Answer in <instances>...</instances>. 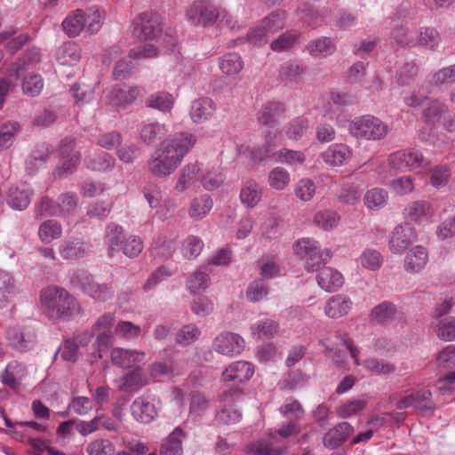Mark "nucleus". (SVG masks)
<instances>
[{"instance_id": "obj_62", "label": "nucleus", "mask_w": 455, "mask_h": 455, "mask_svg": "<svg viewBox=\"0 0 455 455\" xmlns=\"http://www.w3.org/2000/svg\"><path fill=\"white\" fill-rule=\"evenodd\" d=\"M86 451L88 455H113L115 446L108 439H97L87 445Z\"/></svg>"}, {"instance_id": "obj_49", "label": "nucleus", "mask_w": 455, "mask_h": 455, "mask_svg": "<svg viewBox=\"0 0 455 455\" xmlns=\"http://www.w3.org/2000/svg\"><path fill=\"white\" fill-rule=\"evenodd\" d=\"M313 221L319 228L330 231L338 226L339 216L332 211H320L315 214Z\"/></svg>"}, {"instance_id": "obj_42", "label": "nucleus", "mask_w": 455, "mask_h": 455, "mask_svg": "<svg viewBox=\"0 0 455 455\" xmlns=\"http://www.w3.org/2000/svg\"><path fill=\"white\" fill-rule=\"evenodd\" d=\"M362 365L371 375H388L395 371L394 363L374 357L363 360Z\"/></svg>"}, {"instance_id": "obj_52", "label": "nucleus", "mask_w": 455, "mask_h": 455, "mask_svg": "<svg viewBox=\"0 0 455 455\" xmlns=\"http://www.w3.org/2000/svg\"><path fill=\"white\" fill-rule=\"evenodd\" d=\"M391 39L403 48H412L417 44L415 42L416 37L403 25L397 26L392 30Z\"/></svg>"}, {"instance_id": "obj_15", "label": "nucleus", "mask_w": 455, "mask_h": 455, "mask_svg": "<svg viewBox=\"0 0 455 455\" xmlns=\"http://www.w3.org/2000/svg\"><path fill=\"white\" fill-rule=\"evenodd\" d=\"M422 154L414 148L396 151L388 157L389 166L396 171L406 172L419 168L423 163Z\"/></svg>"}, {"instance_id": "obj_17", "label": "nucleus", "mask_w": 455, "mask_h": 455, "mask_svg": "<svg viewBox=\"0 0 455 455\" xmlns=\"http://www.w3.org/2000/svg\"><path fill=\"white\" fill-rule=\"evenodd\" d=\"M90 242L83 241L78 237L63 240L59 245V253L67 260H78L85 257L92 250Z\"/></svg>"}, {"instance_id": "obj_11", "label": "nucleus", "mask_w": 455, "mask_h": 455, "mask_svg": "<svg viewBox=\"0 0 455 455\" xmlns=\"http://www.w3.org/2000/svg\"><path fill=\"white\" fill-rule=\"evenodd\" d=\"M395 407L397 410L413 408L416 411L432 416L435 410V403L433 401L430 390L420 388L399 399L395 403Z\"/></svg>"}, {"instance_id": "obj_50", "label": "nucleus", "mask_w": 455, "mask_h": 455, "mask_svg": "<svg viewBox=\"0 0 455 455\" xmlns=\"http://www.w3.org/2000/svg\"><path fill=\"white\" fill-rule=\"evenodd\" d=\"M148 108H156L163 112H168L173 105V98L172 94L165 92H159L151 94L146 101Z\"/></svg>"}, {"instance_id": "obj_29", "label": "nucleus", "mask_w": 455, "mask_h": 455, "mask_svg": "<svg viewBox=\"0 0 455 455\" xmlns=\"http://www.w3.org/2000/svg\"><path fill=\"white\" fill-rule=\"evenodd\" d=\"M284 114V107L280 102H267L259 111V122L267 127H275Z\"/></svg>"}, {"instance_id": "obj_43", "label": "nucleus", "mask_w": 455, "mask_h": 455, "mask_svg": "<svg viewBox=\"0 0 455 455\" xmlns=\"http://www.w3.org/2000/svg\"><path fill=\"white\" fill-rule=\"evenodd\" d=\"M219 67L227 76H233L241 72L243 61L237 53L230 52L220 59Z\"/></svg>"}, {"instance_id": "obj_45", "label": "nucleus", "mask_w": 455, "mask_h": 455, "mask_svg": "<svg viewBox=\"0 0 455 455\" xmlns=\"http://www.w3.org/2000/svg\"><path fill=\"white\" fill-rule=\"evenodd\" d=\"M359 264L365 269L370 271L379 270L383 264V257L381 253L371 248H367L363 251L359 259Z\"/></svg>"}, {"instance_id": "obj_36", "label": "nucleus", "mask_w": 455, "mask_h": 455, "mask_svg": "<svg viewBox=\"0 0 455 455\" xmlns=\"http://www.w3.org/2000/svg\"><path fill=\"white\" fill-rule=\"evenodd\" d=\"M80 59V46L72 42L64 43L56 52L57 61L63 66H74L79 62Z\"/></svg>"}, {"instance_id": "obj_64", "label": "nucleus", "mask_w": 455, "mask_h": 455, "mask_svg": "<svg viewBox=\"0 0 455 455\" xmlns=\"http://www.w3.org/2000/svg\"><path fill=\"white\" fill-rule=\"evenodd\" d=\"M361 197L360 187L353 183H345L339 194V200L341 203L355 204Z\"/></svg>"}, {"instance_id": "obj_51", "label": "nucleus", "mask_w": 455, "mask_h": 455, "mask_svg": "<svg viewBox=\"0 0 455 455\" xmlns=\"http://www.w3.org/2000/svg\"><path fill=\"white\" fill-rule=\"evenodd\" d=\"M201 335L199 328L194 324L189 323L181 327L175 335V341L182 346H188L198 339Z\"/></svg>"}, {"instance_id": "obj_26", "label": "nucleus", "mask_w": 455, "mask_h": 455, "mask_svg": "<svg viewBox=\"0 0 455 455\" xmlns=\"http://www.w3.org/2000/svg\"><path fill=\"white\" fill-rule=\"evenodd\" d=\"M275 436L270 435L267 438L252 442L247 445V453L250 455H283L285 453L284 446L275 444Z\"/></svg>"}, {"instance_id": "obj_56", "label": "nucleus", "mask_w": 455, "mask_h": 455, "mask_svg": "<svg viewBox=\"0 0 455 455\" xmlns=\"http://www.w3.org/2000/svg\"><path fill=\"white\" fill-rule=\"evenodd\" d=\"M6 339L13 349L20 352L27 351L28 342L25 339L23 331L19 325L11 326L7 329Z\"/></svg>"}, {"instance_id": "obj_25", "label": "nucleus", "mask_w": 455, "mask_h": 455, "mask_svg": "<svg viewBox=\"0 0 455 455\" xmlns=\"http://www.w3.org/2000/svg\"><path fill=\"white\" fill-rule=\"evenodd\" d=\"M306 73L303 64L296 60L283 63L279 68V79L285 85L293 86L302 79Z\"/></svg>"}, {"instance_id": "obj_35", "label": "nucleus", "mask_w": 455, "mask_h": 455, "mask_svg": "<svg viewBox=\"0 0 455 455\" xmlns=\"http://www.w3.org/2000/svg\"><path fill=\"white\" fill-rule=\"evenodd\" d=\"M306 48L312 57L321 59L333 54L336 44L331 37L321 36L310 41Z\"/></svg>"}, {"instance_id": "obj_33", "label": "nucleus", "mask_w": 455, "mask_h": 455, "mask_svg": "<svg viewBox=\"0 0 455 455\" xmlns=\"http://www.w3.org/2000/svg\"><path fill=\"white\" fill-rule=\"evenodd\" d=\"M215 110V103L211 98H200L193 101L190 115L195 123H203L209 120Z\"/></svg>"}, {"instance_id": "obj_22", "label": "nucleus", "mask_w": 455, "mask_h": 455, "mask_svg": "<svg viewBox=\"0 0 455 455\" xmlns=\"http://www.w3.org/2000/svg\"><path fill=\"white\" fill-rule=\"evenodd\" d=\"M316 271L318 272L316 281L319 286L326 291H335L344 283V277L341 273L332 267L322 265Z\"/></svg>"}, {"instance_id": "obj_18", "label": "nucleus", "mask_w": 455, "mask_h": 455, "mask_svg": "<svg viewBox=\"0 0 455 455\" xmlns=\"http://www.w3.org/2000/svg\"><path fill=\"white\" fill-rule=\"evenodd\" d=\"M428 261V251L422 245L411 247L405 254L403 269L406 273L414 275L422 271Z\"/></svg>"}, {"instance_id": "obj_53", "label": "nucleus", "mask_w": 455, "mask_h": 455, "mask_svg": "<svg viewBox=\"0 0 455 455\" xmlns=\"http://www.w3.org/2000/svg\"><path fill=\"white\" fill-rule=\"evenodd\" d=\"M448 108L446 105L439 100H429L427 107L423 110V117L427 124H435L438 122L443 114L446 113Z\"/></svg>"}, {"instance_id": "obj_54", "label": "nucleus", "mask_w": 455, "mask_h": 455, "mask_svg": "<svg viewBox=\"0 0 455 455\" xmlns=\"http://www.w3.org/2000/svg\"><path fill=\"white\" fill-rule=\"evenodd\" d=\"M280 413L286 418L300 420L304 418L305 411L299 402L293 397L285 399L284 403L279 408Z\"/></svg>"}, {"instance_id": "obj_8", "label": "nucleus", "mask_w": 455, "mask_h": 455, "mask_svg": "<svg viewBox=\"0 0 455 455\" xmlns=\"http://www.w3.org/2000/svg\"><path fill=\"white\" fill-rule=\"evenodd\" d=\"M28 64L25 59L18 60L12 64L7 78H0V109L11 87L18 85L19 82L23 92L28 94Z\"/></svg>"}, {"instance_id": "obj_16", "label": "nucleus", "mask_w": 455, "mask_h": 455, "mask_svg": "<svg viewBox=\"0 0 455 455\" xmlns=\"http://www.w3.org/2000/svg\"><path fill=\"white\" fill-rule=\"evenodd\" d=\"M212 347L217 353L232 357L243 351L244 340L238 334L225 331L214 339Z\"/></svg>"}, {"instance_id": "obj_39", "label": "nucleus", "mask_w": 455, "mask_h": 455, "mask_svg": "<svg viewBox=\"0 0 455 455\" xmlns=\"http://www.w3.org/2000/svg\"><path fill=\"white\" fill-rule=\"evenodd\" d=\"M206 268L207 266L205 264L200 266L187 279L186 285L191 293L196 294L199 291L205 290L208 287L210 277Z\"/></svg>"}, {"instance_id": "obj_38", "label": "nucleus", "mask_w": 455, "mask_h": 455, "mask_svg": "<svg viewBox=\"0 0 455 455\" xmlns=\"http://www.w3.org/2000/svg\"><path fill=\"white\" fill-rule=\"evenodd\" d=\"M185 432L180 427H176L167 437L160 448V455H181V442L185 437Z\"/></svg>"}, {"instance_id": "obj_47", "label": "nucleus", "mask_w": 455, "mask_h": 455, "mask_svg": "<svg viewBox=\"0 0 455 455\" xmlns=\"http://www.w3.org/2000/svg\"><path fill=\"white\" fill-rule=\"evenodd\" d=\"M440 39V35L436 29L433 28H422L418 32L415 42L417 43L416 46L434 50L437 47Z\"/></svg>"}, {"instance_id": "obj_20", "label": "nucleus", "mask_w": 455, "mask_h": 455, "mask_svg": "<svg viewBox=\"0 0 455 455\" xmlns=\"http://www.w3.org/2000/svg\"><path fill=\"white\" fill-rule=\"evenodd\" d=\"M353 433L354 427L349 423L340 422L323 435V445L327 449H336L342 445Z\"/></svg>"}, {"instance_id": "obj_28", "label": "nucleus", "mask_w": 455, "mask_h": 455, "mask_svg": "<svg viewBox=\"0 0 455 455\" xmlns=\"http://www.w3.org/2000/svg\"><path fill=\"white\" fill-rule=\"evenodd\" d=\"M405 214L411 221L426 223L434 216L435 210L429 202L415 201L406 207Z\"/></svg>"}, {"instance_id": "obj_12", "label": "nucleus", "mask_w": 455, "mask_h": 455, "mask_svg": "<svg viewBox=\"0 0 455 455\" xmlns=\"http://www.w3.org/2000/svg\"><path fill=\"white\" fill-rule=\"evenodd\" d=\"M145 93V89L138 85H117L108 92V103L119 109H126Z\"/></svg>"}, {"instance_id": "obj_14", "label": "nucleus", "mask_w": 455, "mask_h": 455, "mask_svg": "<svg viewBox=\"0 0 455 455\" xmlns=\"http://www.w3.org/2000/svg\"><path fill=\"white\" fill-rule=\"evenodd\" d=\"M417 239V234L410 224L396 226L389 235L388 247L392 253L402 254Z\"/></svg>"}, {"instance_id": "obj_34", "label": "nucleus", "mask_w": 455, "mask_h": 455, "mask_svg": "<svg viewBox=\"0 0 455 455\" xmlns=\"http://www.w3.org/2000/svg\"><path fill=\"white\" fill-rule=\"evenodd\" d=\"M202 169L199 164H188L180 172V175L175 185V190L181 193L188 189L195 182L201 180Z\"/></svg>"}, {"instance_id": "obj_46", "label": "nucleus", "mask_w": 455, "mask_h": 455, "mask_svg": "<svg viewBox=\"0 0 455 455\" xmlns=\"http://www.w3.org/2000/svg\"><path fill=\"white\" fill-rule=\"evenodd\" d=\"M204 246V243L200 237L189 235L182 242V255L189 260L195 259L200 255Z\"/></svg>"}, {"instance_id": "obj_9", "label": "nucleus", "mask_w": 455, "mask_h": 455, "mask_svg": "<svg viewBox=\"0 0 455 455\" xmlns=\"http://www.w3.org/2000/svg\"><path fill=\"white\" fill-rule=\"evenodd\" d=\"M286 12L278 10L264 18L259 26L251 29L248 34V40L253 44H262L267 38L284 27Z\"/></svg>"}, {"instance_id": "obj_61", "label": "nucleus", "mask_w": 455, "mask_h": 455, "mask_svg": "<svg viewBox=\"0 0 455 455\" xmlns=\"http://www.w3.org/2000/svg\"><path fill=\"white\" fill-rule=\"evenodd\" d=\"M268 182L272 188L283 190L290 182V175L283 168L275 167L268 174Z\"/></svg>"}, {"instance_id": "obj_48", "label": "nucleus", "mask_w": 455, "mask_h": 455, "mask_svg": "<svg viewBox=\"0 0 455 455\" xmlns=\"http://www.w3.org/2000/svg\"><path fill=\"white\" fill-rule=\"evenodd\" d=\"M396 314L395 306L390 302H382L376 306L371 313V318L379 323H386L393 320Z\"/></svg>"}, {"instance_id": "obj_63", "label": "nucleus", "mask_w": 455, "mask_h": 455, "mask_svg": "<svg viewBox=\"0 0 455 455\" xmlns=\"http://www.w3.org/2000/svg\"><path fill=\"white\" fill-rule=\"evenodd\" d=\"M436 335L444 341L455 339V317L448 316L442 319L437 325Z\"/></svg>"}, {"instance_id": "obj_7", "label": "nucleus", "mask_w": 455, "mask_h": 455, "mask_svg": "<svg viewBox=\"0 0 455 455\" xmlns=\"http://www.w3.org/2000/svg\"><path fill=\"white\" fill-rule=\"evenodd\" d=\"M196 142V138L191 133H175L163 141L157 150L159 154L172 157V163L178 167L183 157L191 150Z\"/></svg>"}, {"instance_id": "obj_37", "label": "nucleus", "mask_w": 455, "mask_h": 455, "mask_svg": "<svg viewBox=\"0 0 455 455\" xmlns=\"http://www.w3.org/2000/svg\"><path fill=\"white\" fill-rule=\"evenodd\" d=\"M213 201L209 195H202L191 201L188 215L195 220L204 219L212 210Z\"/></svg>"}, {"instance_id": "obj_19", "label": "nucleus", "mask_w": 455, "mask_h": 455, "mask_svg": "<svg viewBox=\"0 0 455 455\" xmlns=\"http://www.w3.org/2000/svg\"><path fill=\"white\" fill-rule=\"evenodd\" d=\"M110 356L114 365L123 369H132L137 367V364L145 359L146 354L143 351L114 347Z\"/></svg>"}, {"instance_id": "obj_41", "label": "nucleus", "mask_w": 455, "mask_h": 455, "mask_svg": "<svg viewBox=\"0 0 455 455\" xmlns=\"http://www.w3.org/2000/svg\"><path fill=\"white\" fill-rule=\"evenodd\" d=\"M62 235V227L55 220H49L43 222L38 229V236L44 243H50L59 239Z\"/></svg>"}, {"instance_id": "obj_10", "label": "nucleus", "mask_w": 455, "mask_h": 455, "mask_svg": "<svg viewBox=\"0 0 455 455\" xmlns=\"http://www.w3.org/2000/svg\"><path fill=\"white\" fill-rule=\"evenodd\" d=\"M186 16L196 26L212 27L218 20V7L205 0H196L187 9Z\"/></svg>"}, {"instance_id": "obj_5", "label": "nucleus", "mask_w": 455, "mask_h": 455, "mask_svg": "<svg viewBox=\"0 0 455 455\" xmlns=\"http://www.w3.org/2000/svg\"><path fill=\"white\" fill-rule=\"evenodd\" d=\"M293 249L295 254L305 261V268L307 272L318 270L331 258L330 250L322 249L317 241L309 237L298 240Z\"/></svg>"}, {"instance_id": "obj_40", "label": "nucleus", "mask_w": 455, "mask_h": 455, "mask_svg": "<svg viewBox=\"0 0 455 455\" xmlns=\"http://www.w3.org/2000/svg\"><path fill=\"white\" fill-rule=\"evenodd\" d=\"M8 205L17 211L25 210L28 206V191L22 186H12L7 196Z\"/></svg>"}, {"instance_id": "obj_13", "label": "nucleus", "mask_w": 455, "mask_h": 455, "mask_svg": "<svg viewBox=\"0 0 455 455\" xmlns=\"http://www.w3.org/2000/svg\"><path fill=\"white\" fill-rule=\"evenodd\" d=\"M133 25L135 34L140 40H152L162 31L161 18L154 12L140 13L134 19Z\"/></svg>"}, {"instance_id": "obj_2", "label": "nucleus", "mask_w": 455, "mask_h": 455, "mask_svg": "<svg viewBox=\"0 0 455 455\" xmlns=\"http://www.w3.org/2000/svg\"><path fill=\"white\" fill-rule=\"evenodd\" d=\"M254 369L246 361H236L228 365L222 373L225 401L238 400L243 395L244 384L252 377Z\"/></svg>"}, {"instance_id": "obj_57", "label": "nucleus", "mask_w": 455, "mask_h": 455, "mask_svg": "<svg viewBox=\"0 0 455 455\" xmlns=\"http://www.w3.org/2000/svg\"><path fill=\"white\" fill-rule=\"evenodd\" d=\"M116 160L109 154H103L96 157L85 159V165L88 169L97 172H107L115 165Z\"/></svg>"}, {"instance_id": "obj_21", "label": "nucleus", "mask_w": 455, "mask_h": 455, "mask_svg": "<svg viewBox=\"0 0 455 455\" xmlns=\"http://www.w3.org/2000/svg\"><path fill=\"white\" fill-rule=\"evenodd\" d=\"M119 382L120 391L133 392L147 386L149 383V378L140 366H137L122 377Z\"/></svg>"}, {"instance_id": "obj_30", "label": "nucleus", "mask_w": 455, "mask_h": 455, "mask_svg": "<svg viewBox=\"0 0 455 455\" xmlns=\"http://www.w3.org/2000/svg\"><path fill=\"white\" fill-rule=\"evenodd\" d=\"M131 411L137 421L146 424L151 422L157 414L155 404L145 397L136 398L131 406Z\"/></svg>"}, {"instance_id": "obj_1", "label": "nucleus", "mask_w": 455, "mask_h": 455, "mask_svg": "<svg viewBox=\"0 0 455 455\" xmlns=\"http://www.w3.org/2000/svg\"><path fill=\"white\" fill-rule=\"evenodd\" d=\"M40 302L44 314L51 319L68 321L82 315L78 300L66 289L49 285L40 293Z\"/></svg>"}, {"instance_id": "obj_24", "label": "nucleus", "mask_w": 455, "mask_h": 455, "mask_svg": "<svg viewBox=\"0 0 455 455\" xmlns=\"http://www.w3.org/2000/svg\"><path fill=\"white\" fill-rule=\"evenodd\" d=\"M352 307L353 302L348 296L337 294L327 300L323 309L328 317L337 319L347 315Z\"/></svg>"}, {"instance_id": "obj_6", "label": "nucleus", "mask_w": 455, "mask_h": 455, "mask_svg": "<svg viewBox=\"0 0 455 455\" xmlns=\"http://www.w3.org/2000/svg\"><path fill=\"white\" fill-rule=\"evenodd\" d=\"M350 132L357 139L379 140L389 132L388 125L371 115L355 118L350 125Z\"/></svg>"}, {"instance_id": "obj_3", "label": "nucleus", "mask_w": 455, "mask_h": 455, "mask_svg": "<svg viewBox=\"0 0 455 455\" xmlns=\"http://www.w3.org/2000/svg\"><path fill=\"white\" fill-rule=\"evenodd\" d=\"M69 283L96 302H106L115 297L116 291L112 283H98L93 275L84 269L74 270L70 274Z\"/></svg>"}, {"instance_id": "obj_23", "label": "nucleus", "mask_w": 455, "mask_h": 455, "mask_svg": "<svg viewBox=\"0 0 455 455\" xmlns=\"http://www.w3.org/2000/svg\"><path fill=\"white\" fill-rule=\"evenodd\" d=\"M124 228L115 222L107 224L104 233V244L108 248V255L113 257L118 252L124 243Z\"/></svg>"}, {"instance_id": "obj_55", "label": "nucleus", "mask_w": 455, "mask_h": 455, "mask_svg": "<svg viewBox=\"0 0 455 455\" xmlns=\"http://www.w3.org/2000/svg\"><path fill=\"white\" fill-rule=\"evenodd\" d=\"M387 192L382 188H372L364 196V204L371 210H379L387 202Z\"/></svg>"}, {"instance_id": "obj_58", "label": "nucleus", "mask_w": 455, "mask_h": 455, "mask_svg": "<svg viewBox=\"0 0 455 455\" xmlns=\"http://www.w3.org/2000/svg\"><path fill=\"white\" fill-rule=\"evenodd\" d=\"M78 197L74 193H64L60 195L57 201L59 217L68 216L74 212L77 206Z\"/></svg>"}, {"instance_id": "obj_59", "label": "nucleus", "mask_w": 455, "mask_h": 455, "mask_svg": "<svg viewBox=\"0 0 455 455\" xmlns=\"http://www.w3.org/2000/svg\"><path fill=\"white\" fill-rule=\"evenodd\" d=\"M224 175L217 170H208L204 172H202L201 184L209 191L219 188L224 182Z\"/></svg>"}, {"instance_id": "obj_60", "label": "nucleus", "mask_w": 455, "mask_h": 455, "mask_svg": "<svg viewBox=\"0 0 455 455\" xmlns=\"http://www.w3.org/2000/svg\"><path fill=\"white\" fill-rule=\"evenodd\" d=\"M268 293V286L262 279L251 282L246 290V298L251 302H258Z\"/></svg>"}, {"instance_id": "obj_44", "label": "nucleus", "mask_w": 455, "mask_h": 455, "mask_svg": "<svg viewBox=\"0 0 455 455\" xmlns=\"http://www.w3.org/2000/svg\"><path fill=\"white\" fill-rule=\"evenodd\" d=\"M278 323L269 318L260 319L251 326V332L259 339H271L278 331Z\"/></svg>"}, {"instance_id": "obj_27", "label": "nucleus", "mask_w": 455, "mask_h": 455, "mask_svg": "<svg viewBox=\"0 0 455 455\" xmlns=\"http://www.w3.org/2000/svg\"><path fill=\"white\" fill-rule=\"evenodd\" d=\"M148 165L150 173L158 178L168 176L177 169L172 157L159 154L157 149L151 155Z\"/></svg>"}, {"instance_id": "obj_32", "label": "nucleus", "mask_w": 455, "mask_h": 455, "mask_svg": "<svg viewBox=\"0 0 455 455\" xmlns=\"http://www.w3.org/2000/svg\"><path fill=\"white\" fill-rule=\"evenodd\" d=\"M351 157V151L347 145L334 144L330 146L323 154V162L331 166L345 164Z\"/></svg>"}, {"instance_id": "obj_4", "label": "nucleus", "mask_w": 455, "mask_h": 455, "mask_svg": "<svg viewBox=\"0 0 455 455\" xmlns=\"http://www.w3.org/2000/svg\"><path fill=\"white\" fill-rule=\"evenodd\" d=\"M101 25V14L97 8H89L86 11L77 9L62 22L63 30L70 37L78 36L84 30L91 35L95 34Z\"/></svg>"}, {"instance_id": "obj_31", "label": "nucleus", "mask_w": 455, "mask_h": 455, "mask_svg": "<svg viewBox=\"0 0 455 455\" xmlns=\"http://www.w3.org/2000/svg\"><path fill=\"white\" fill-rule=\"evenodd\" d=\"M239 197L243 205L248 209H252L261 201L262 188L257 181L253 180H246L242 185Z\"/></svg>"}]
</instances>
